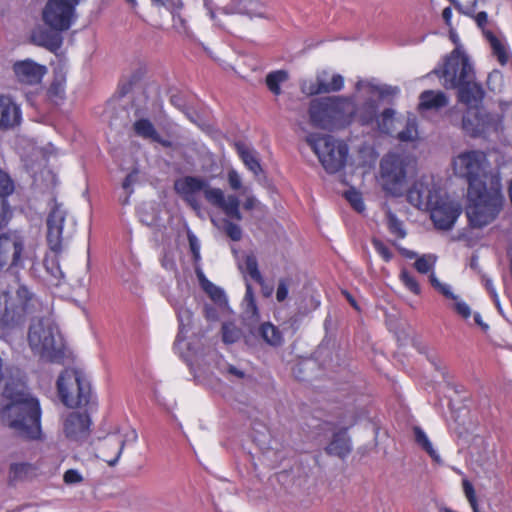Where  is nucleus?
Listing matches in <instances>:
<instances>
[{"instance_id": "36", "label": "nucleus", "mask_w": 512, "mask_h": 512, "mask_svg": "<svg viewBox=\"0 0 512 512\" xmlns=\"http://www.w3.org/2000/svg\"><path fill=\"white\" fill-rule=\"evenodd\" d=\"M14 191V184L11 183L10 191H0V229L6 226L12 217V210L8 203L7 196Z\"/></svg>"}, {"instance_id": "32", "label": "nucleus", "mask_w": 512, "mask_h": 512, "mask_svg": "<svg viewBox=\"0 0 512 512\" xmlns=\"http://www.w3.org/2000/svg\"><path fill=\"white\" fill-rule=\"evenodd\" d=\"M66 78L62 73H55L54 79L48 88V97L54 101L62 100L65 96Z\"/></svg>"}, {"instance_id": "51", "label": "nucleus", "mask_w": 512, "mask_h": 512, "mask_svg": "<svg viewBox=\"0 0 512 512\" xmlns=\"http://www.w3.org/2000/svg\"><path fill=\"white\" fill-rule=\"evenodd\" d=\"M371 242L375 251L383 258L385 262L391 261L393 254L381 240L373 238Z\"/></svg>"}, {"instance_id": "14", "label": "nucleus", "mask_w": 512, "mask_h": 512, "mask_svg": "<svg viewBox=\"0 0 512 512\" xmlns=\"http://www.w3.org/2000/svg\"><path fill=\"white\" fill-rule=\"evenodd\" d=\"M498 124V117L487 113L483 108L467 109L462 119V129L472 137L497 130Z\"/></svg>"}, {"instance_id": "23", "label": "nucleus", "mask_w": 512, "mask_h": 512, "mask_svg": "<svg viewBox=\"0 0 512 512\" xmlns=\"http://www.w3.org/2000/svg\"><path fill=\"white\" fill-rule=\"evenodd\" d=\"M37 475V467L29 462L11 463L8 470V482L10 485H17L30 481Z\"/></svg>"}, {"instance_id": "38", "label": "nucleus", "mask_w": 512, "mask_h": 512, "mask_svg": "<svg viewBox=\"0 0 512 512\" xmlns=\"http://www.w3.org/2000/svg\"><path fill=\"white\" fill-rule=\"evenodd\" d=\"M437 262V256L434 254H423L418 257L414 263V268L421 274H427L432 271Z\"/></svg>"}, {"instance_id": "4", "label": "nucleus", "mask_w": 512, "mask_h": 512, "mask_svg": "<svg viewBox=\"0 0 512 512\" xmlns=\"http://www.w3.org/2000/svg\"><path fill=\"white\" fill-rule=\"evenodd\" d=\"M174 189L188 203H192V195L199 191H203L207 202L212 206L221 209L227 217L237 221H241L243 219L240 211L239 198L234 194L226 196L222 189L211 187L204 178L185 176L175 181Z\"/></svg>"}, {"instance_id": "2", "label": "nucleus", "mask_w": 512, "mask_h": 512, "mask_svg": "<svg viewBox=\"0 0 512 512\" xmlns=\"http://www.w3.org/2000/svg\"><path fill=\"white\" fill-rule=\"evenodd\" d=\"M0 393L10 400L0 409V421L18 436L38 439L41 435V409L39 401L26 392L19 377L0 375Z\"/></svg>"}, {"instance_id": "44", "label": "nucleus", "mask_w": 512, "mask_h": 512, "mask_svg": "<svg viewBox=\"0 0 512 512\" xmlns=\"http://www.w3.org/2000/svg\"><path fill=\"white\" fill-rule=\"evenodd\" d=\"M417 135L418 131L416 122L415 120L409 119L405 128L398 133L397 138L402 142H409L415 140Z\"/></svg>"}, {"instance_id": "45", "label": "nucleus", "mask_w": 512, "mask_h": 512, "mask_svg": "<svg viewBox=\"0 0 512 512\" xmlns=\"http://www.w3.org/2000/svg\"><path fill=\"white\" fill-rule=\"evenodd\" d=\"M395 115V111L391 108L385 109L380 115V119H376L378 121L379 129L386 134L391 133V124L393 122V118Z\"/></svg>"}, {"instance_id": "29", "label": "nucleus", "mask_w": 512, "mask_h": 512, "mask_svg": "<svg viewBox=\"0 0 512 512\" xmlns=\"http://www.w3.org/2000/svg\"><path fill=\"white\" fill-rule=\"evenodd\" d=\"M240 13L248 16L249 18H271L267 5L263 0H246L240 10Z\"/></svg>"}, {"instance_id": "64", "label": "nucleus", "mask_w": 512, "mask_h": 512, "mask_svg": "<svg viewBox=\"0 0 512 512\" xmlns=\"http://www.w3.org/2000/svg\"><path fill=\"white\" fill-rule=\"evenodd\" d=\"M227 373L240 379L244 378L245 376V373L243 371L239 370L237 367L233 365H229L227 367Z\"/></svg>"}, {"instance_id": "34", "label": "nucleus", "mask_w": 512, "mask_h": 512, "mask_svg": "<svg viewBox=\"0 0 512 512\" xmlns=\"http://www.w3.org/2000/svg\"><path fill=\"white\" fill-rule=\"evenodd\" d=\"M288 79V73L284 70H277L267 74L265 82L271 93L278 96L281 94V84Z\"/></svg>"}, {"instance_id": "62", "label": "nucleus", "mask_w": 512, "mask_h": 512, "mask_svg": "<svg viewBox=\"0 0 512 512\" xmlns=\"http://www.w3.org/2000/svg\"><path fill=\"white\" fill-rule=\"evenodd\" d=\"M257 204V199L253 195H248L243 203L245 210H252Z\"/></svg>"}, {"instance_id": "41", "label": "nucleus", "mask_w": 512, "mask_h": 512, "mask_svg": "<svg viewBox=\"0 0 512 512\" xmlns=\"http://www.w3.org/2000/svg\"><path fill=\"white\" fill-rule=\"evenodd\" d=\"M399 278L403 285L412 293L418 295L421 292L420 285L416 278L406 269H402Z\"/></svg>"}, {"instance_id": "28", "label": "nucleus", "mask_w": 512, "mask_h": 512, "mask_svg": "<svg viewBox=\"0 0 512 512\" xmlns=\"http://www.w3.org/2000/svg\"><path fill=\"white\" fill-rule=\"evenodd\" d=\"M377 111L378 105L373 99L366 100L358 108L355 107V103L353 102V113L351 114V118L353 115H357L362 125H368L377 119Z\"/></svg>"}, {"instance_id": "47", "label": "nucleus", "mask_w": 512, "mask_h": 512, "mask_svg": "<svg viewBox=\"0 0 512 512\" xmlns=\"http://www.w3.org/2000/svg\"><path fill=\"white\" fill-rule=\"evenodd\" d=\"M245 286H246V292H245L244 300L247 305L246 312L251 314V316H253V317H257L258 316V308L256 305L252 286L249 282H246Z\"/></svg>"}, {"instance_id": "19", "label": "nucleus", "mask_w": 512, "mask_h": 512, "mask_svg": "<svg viewBox=\"0 0 512 512\" xmlns=\"http://www.w3.org/2000/svg\"><path fill=\"white\" fill-rule=\"evenodd\" d=\"M458 90V101L467 106V109H480L485 92L475 76L471 79L465 80L462 84L456 87Z\"/></svg>"}, {"instance_id": "42", "label": "nucleus", "mask_w": 512, "mask_h": 512, "mask_svg": "<svg viewBox=\"0 0 512 512\" xmlns=\"http://www.w3.org/2000/svg\"><path fill=\"white\" fill-rule=\"evenodd\" d=\"M246 273L255 281H262V275L258 269V262L254 255L250 254L244 260Z\"/></svg>"}, {"instance_id": "30", "label": "nucleus", "mask_w": 512, "mask_h": 512, "mask_svg": "<svg viewBox=\"0 0 512 512\" xmlns=\"http://www.w3.org/2000/svg\"><path fill=\"white\" fill-rule=\"evenodd\" d=\"M260 337L270 346L278 347L283 344L281 331L272 323H262L258 329Z\"/></svg>"}, {"instance_id": "58", "label": "nucleus", "mask_w": 512, "mask_h": 512, "mask_svg": "<svg viewBox=\"0 0 512 512\" xmlns=\"http://www.w3.org/2000/svg\"><path fill=\"white\" fill-rule=\"evenodd\" d=\"M13 181L4 171L0 169V191H10Z\"/></svg>"}, {"instance_id": "3", "label": "nucleus", "mask_w": 512, "mask_h": 512, "mask_svg": "<svg viewBox=\"0 0 512 512\" xmlns=\"http://www.w3.org/2000/svg\"><path fill=\"white\" fill-rule=\"evenodd\" d=\"M42 302L25 285H20L15 292H0V328L13 330L21 327L27 318L40 312Z\"/></svg>"}, {"instance_id": "43", "label": "nucleus", "mask_w": 512, "mask_h": 512, "mask_svg": "<svg viewBox=\"0 0 512 512\" xmlns=\"http://www.w3.org/2000/svg\"><path fill=\"white\" fill-rule=\"evenodd\" d=\"M429 280L433 288H435L438 292H440L443 296L448 299H456L457 295L452 292L451 286L446 283H441L439 279L436 277L435 273H431L429 275Z\"/></svg>"}, {"instance_id": "33", "label": "nucleus", "mask_w": 512, "mask_h": 512, "mask_svg": "<svg viewBox=\"0 0 512 512\" xmlns=\"http://www.w3.org/2000/svg\"><path fill=\"white\" fill-rule=\"evenodd\" d=\"M484 36L490 43L493 54L497 57L498 61L504 65L508 62L509 55L502 42L493 34L492 31H484Z\"/></svg>"}, {"instance_id": "60", "label": "nucleus", "mask_w": 512, "mask_h": 512, "mask_svg": "<svg viewBox=\"0 0 512 512\" xmlns=\"http://www.w3.org/2000/svg\"><path fill=\"white\" fill-rule=\"evenodd\" d=\"M482 283H483L484 287L486 288L487 292L490 294L491 298H496V295H498V294L496 292V289L494 287L492 280L489 277H487L486 275H482Z\"/></svg>"}, {"instance_id": "39", "label": "nucleus", "mask_w": 512, "mask_h": 512, "mask_svg": "<svg viewBox=\"0 0 512 512\" xmlns=\"http://www.w3.org/2000/svg\"><path fill=\"white\" fill-rule=\"evenodd\" d=\"M387 226L391 234L399 239L406 237V231L403 228L402 222L392 212L387 213Z\"/></svg>"}, {"instance_id": "9", "label": "nucleus", "mask_w": 512, "mask_h": 512, "mask_svg": "<svg viewBox=\"0 0 512 512\" xmlns=\"http://www.w3.org/2000/svg\"><path fill=\"white\" fill-rule=\"evenodd\" d=\"M58 395L62 403L70 408L86 407L92 402L89 381L76 370H65L57 380Z\"/></svg>"}, {"instance_id": "22", "label": "nucleus", "mask_w": 512, "mask_h": 512, "mask_svg": "<svg viewBox=\"0 0 512 512\" xmlns=\"http://www.w3.org/2000/svg\"><path fill=\"white\" fill-rule=\"evenodd\" d=\"M125 440L119 436H111L99 448L100 458L109 466H115L123 452Z\"/></svg>"}, {"instance_id": "63", "label": "nucleus", "mask_w": 512, "mask_h": 512, "mask_svg": "<svg viewBox=\"0 0 512 512\" xmlns=\"http://www.w3.org/2000/svg\"><path fill=\"white\" fill-rule=\"evenodd\" d=\"M398 251L400 252V254L402 256H404L405 258L407 259H414V258H418L417 257V253L412 251V250H409V249H406L404 247H401V246H398L397 247Z\"/></svg>"}, {"instance_id": "49", "label": "nucleus", "mask_w": 512, "mask_h": 512, "mask_svg": "<svg viewBox=\"0 0 512 512\" xmlns=\"http://www.w3.org/2000/svg\"><path fill=\"white\" fill-rule=\"evenodd\" d=\"M192 312L189 309L182 308L178 311V320H179V334L177 335V340L180 339V334H182L186 327H189L192 321Z\"/></svg>"}, {"instance_id": "40", "label": "nucleus", "mask_w": 512, "mask_h": 512, "mask_svg": "<svg viewBox=\"0 0 512 512\" xmlns=\"http://www.w3.org/2000/svg\"><path fill=\"white\" fill-rule=\"evenodd\" d=\"M294 285V280L290 276L281 277L278 280L277 290H276V300L279 303L284 302L289 293V289Z\"/></svg>"}, {"instance_id": "27", "label": "nucleus", "mask_w": 512, "mask_h": 512, "mask_svg": "<svg viewBox=\"0 0 512 512\" xmlns=\"http://www.w3.org/2000/svg\"><path fill=\"white\" fill-rule=\"evenodd\" d=\"M235 149L247 169L255 176H258L262 172V167L256 156V152L243 142L235 143Z\"/></svg>"}, {"instance_id": "48", "label": "nucleus", "mask_w": 512, "mask_h": 512, "mask_svg": "<svg viewBox=\"0 0 512 512\" xmlns=\"http://www.w3.org/2000/svg\"><path fill=\"white\" fill-rule=\"evenodd\" d=\"M227 181L233 191H242L243 194L247 192V188L243 187L240 174L235 169H230L227 172Z\"/></svg>"}, {"instance_id": "13", "label": "nucleus", "mask_w": 512, "mask_h": 512, "mask_svg": "<svg viewBox=\"0 0 512 512\" xmlns=\"http://www.w3.org/2000/svg\"><path fill=\"white\" fill-rule=\"evenodd\" d=\"M80 0H49L43 9V21L52 30H68L76 19L75 8Z\"/></svg>"}, {"instance_id": "1", "label": "nucleus", "mask_w": 512, "mask_h": 512, "mask_svg": "<svg viewBox=\"0 0 512 512\" xmlns=\"http://www.w3.org/2000/svg\"><path fill=\"white\" fill-rule=\"evenodd\" d=\"M488 168L487 155L481 150L463 151L453 160L454 173L468 182L466 215L474 228L493 222L504 203L501 179Z\"/></svg>"}, {"instance_id": "21", "label": "nucleus", "mask_w": 512, "mask_h": 512, "mask_svg": "<svg viewBox=\"0 0 512 512\" xmlns=\"http://www.w3.org/2000/svg\"><path fill=\"white\" fill-rule=\"evenodd\" d=\"M21 111L11 97L0 95V129L13 128L20 123Z\"/></svg>"}, {"instance_id": "53", "label": "nucleus", "mask_w": 512, "mask_h": 512, "mask_svg": "<svg viewBox=\"0 0 512 512\" xmlns=\"http://www.w3.org/2000/svg\"><path fill=\"white\" fill-rule=\"evenodd\" d=\"M173 28L180 34H190L187 21L180 14H173Z\"/></svg>"}, {"instance_id": "17", "label": "nucleus", "mask_w": 512, "mask_h": 512, "mask_svg": "<svg viewBox=\"0 0 512 512\" xmlns=\"http://www.w3.org/2000/svg\"><path fill=\"white\" fill-rule=\"evenodd\" d=\"M63 432L72 441H80L88 437L90 418L87 413L70 412L63 417Z\"/></svg>"}, {"instance_id": "18", "label": "nucleus", "mask_w": 512, "mask_h": 512, "mask_svg": "<svg viewBox=\"0 0 512 512\" xmlns=\"http://www.w3.org/2000/svg\"><path fill=\"white\" fill-rule=\"evenodd\" d=\"M13 72L19 83L32 86L41 83L47 73V67L31 59H26L15 62Z\"/></svg>"}, {"instance_id": "24", "label": "nucleus", "mask_w": 512, "mask_h": 512, "mask_svg": "<svg viewBox=\"0 0 512 512\" xmlns=\"http://www.w3.org/2000/svg\"><path fill=\"white\" fill-rule=\"evenodd\" d=\"M32 40L38 46L44 47L51 52L60 49L63 38L58 31L38 30L32 35Z\"/></svg>"}, {"instance_id": "31", "label": "nucleus", "mask_w": 512, "mask_h": 512, "mask_svg": "<svg viewBox=\"0 0 512 512\" xmlns=\"http://www.w3.org/2000/svg\"><path fill=\"white\" fill-rule=\"evenodd\" d=\"M357 90L365 88L369 94H378L380 98L395 95L399 92L397 87L389 85H377L372 82L359 80L355 85Z\"/></svg>"}, {"instance_id": "37", "label": "nucleus", "mask_w": 512, "mask_h": 512, "mask_svg": "<svg viewBox=\"0 0 512 512\" xmlns=\"http://www.w3.org/2000/svg\"><path fill=\"white\" fill-rule=\"evenodd\" d=\"M135 133L144 139L154 140L158 132L148 119H139L133 124Z\"/></svg>"}, {"instance_id": "46", "label": "nucleus", "mask_w": 512, "mask_h": 512, "mask_svg": "<svg viewBox=\"0 0 512 512\" xmlns=\"http://www.w3.org/2000/svg\"><path fill=\"white\" fill-rule=\"evenodd\" d=\"M345 197L350 205L357 211L358 213H362L365 210V205L363 202V198L360 192L351 189L345 193Z\"/></svg>"}, {"instance_id": "26", "label": "nucleus", "mask_w": 512, "mask_h": 512, "mask_svg": "<svg viewBox=\"0 0 512 512\" xmlns=\"http://www.w3.org/2000/svg\"><path fill=\"white\" fill-rule=\"evenodd\" d=\"M448 104V98L442 91L426 90L419 96V109H440Z\"/></svg>"}, {"instance_id": "8", "label": "nucleus", "mask_w": 512, "mask_h": 512, "mask_svg": "<svg viewBox=\"0 0 512 512\" xmlns=\"http://www.w3.org/2000/svg\"><path fill=\"white\" fill-rule=\"evenodd\" d=\"M306 142L328 173H336L345 166L348 146L344 142L338 141L330 135L318 133L307 135Z\"/></svg>"}, {"instance_id": "56", "label": "nucleus", "mask_w": 512, "mask_h": 512, "mask_svg": "<svg viewBox=\"0 0 512 512\" xmlns=\"http://www.w3.org/2000/svg\"><path fill=\"white\" fill-rule=\"evenodd\" d=\"M64 482L66 484H77L83 480L82 475L74 469H69L64 473Z\"/></svg>"}, {"instance_id": "10", "label": "nucleus", "mask_w": 512, "mask_h": 512, "mask_svg": "<svg viewBox=\"0 0 512 512\" xmlns=\"http://www.w3.org/2000/svg\"><path fill=\"white\" fill-rule=\"evenodd\" d=\"M445 89H456L465 80L475 75L474 67L469 57L459 49H454L444 58L441 65L432 70Z\"/></svg>"}, {"instance_id": "15", "label": "nucleus", "mask_w": 512, "mask_h": 512, "mask_svg": "<svg viewBox=\"0 0 512 512\" xmlns=\"http://www.w3.org/2000/svg\"><path fill=\"white\" fill-rule=\"evenodd\" d=\"M427 210L430 211L435 227L440 230H450L461 214L458 203L441 196Z\"/></svg>"}, {"instance_id": "25", "label": "nucleus", "mask_w": 512, "mask_h": 512, "mask_svg": "<svg viewBox=\"0 0 512 512\" xmlns=\"http://www.w3.org/2000/svg\"><path fill=\"white\" fill-rule=\"evenodd\" d=\"M325 451L328 455L345 458L351 452L350 440L346 433L344 431L334 433Z\"/></svg>"}, {"instance_id": "50", "label": "nucleus", "mask_w": 512, "mask_h": 512, "mask_svg": "<svg viewBox=\"0 0 512 512\" xmlns=\"http://www.w3.org/2000/svg\"><path fill=\"white\" fill-rule=\"evenodd\" d=\"M224 230L227 236L233 241H240L242 238V229L239 225L229 221L224 220Z\"/></svg>"}, {"instance_id": "35", "label": "nucleus", "mask_w": 512, "mask_h": 512, "mask_svg": "<svg viewBox=\"0 0 512 512\" xmlns=\"http://www.w3.org/2000/svg\"><path fill=\"white\" fill-rule=\"evenodd\" d=\"M414 436L416 443L425 450L429 456L436 462H440V456L437 451L433 448L432 443L428 439L426 433L420 427H414Z\"/></svg>"}, {"instance_id": "55", "label": "nucleus", "mask_w": 512, "mask_h": 512, "mask_svg": "<svg viewBox=\"0 0 512 512\" xmlns=\"http://www.w3.org/2000/svg\"><path fill=\"white\" fill-rule=\"evenodd\" d=\"M188 241H189V247L190 251L193 255V260L195 263L199 262L201 259L200 256V243L197 237L194 234L189 233L188 234Z\"/></svg>"}, {"instance_id": "52", "label": "nucleus", "mask_w": 512, "mask_h": 512, "mask_svg": "<svg viewBox=\"0 0 512 512\" xmlns=\"http://www.w3.org/2000/svg\"><path fill=\"white\" fill-rule=\"evenodd\" d=\"M222 338L225 343H234L239 339V331L231 324L222 326Z\"/></svg>"}, {"instance_id": "12", "label": "nucleus", "mask_w": 512, "mask_h": 512, "mask_svg": "<svg viewBox=\"0 0 512 512\" xmlns=\"http://www.w3.org/2000/svg\"><path fill=\"white\" fill-rule=\"evenodd\" d=\"M25 239L16 232L0 235V271L16 272L24 267Z\"/></svg>"}, {"instance_id": "5", "label": "nucleus", "mask_w": 512, "mask_h": 512, "mask_svg": "<svg viewBox=\"0 0 512 512\" xmlns=\"http://www.w3.org/2000/svg\"><path fill=\"white\" fill-rule=\"evenodd\" d=\"M27 338L34 354L48 362L62 363L65 357L64 340L57 325L50 318L33 320Z\"/></svg>"}, {"instance_id": "11", "label": "nucleus", "mask_w": 512, "mask_h": 512, "mask_svg": "<svg viewBox=\"0 0 512 512\" xmlns=\"http://www.w3.org/2000/svg\"><path fill=\"white\" fill-rule=\"evenodd\" d=\"M406 159L395 153L387 154L380 162V182L387 193L399 196L403 193L406 178Z\"/></svg>"}, {"instance_id": "7", "label": "nucleus", "mask_w": 512, "mask_h": 512, "mask_svg": "<svg viewBox=\"0 0 512 512\" xmlns=\"http://www.w3.org/2000/svg\"><path fill=\"white\" fill-rule=\"evenodd\" d=\"M66 211L60 204H55L47 218V242L51 253L44 259V267L57 283L64 277L60 267L59 254L62 251V232Z\"/></svg>"}, {"instance_id": "20", "label": "nucleus", "mask_w": 512, "mask_h": 512, "mask_svg": "<svg viewBox=\"0 0 512 512\" xmlns=\"http://www.w3.org/2000/svg\"><path fill=\"white\" fill-rule=\"evenodd\" d=\"M344 86V78L340 74H330L322 71L317 74L314 83H311L306 92L309 95L338 92Z\"/></svg>"}, {"instance_id": "59", "label": "nucleus", "mask_w": 512, "mask_h": 512, "mask_svg": "<svg viewBox=\"0 0 512 512\" xmlns=\"http://www.w3.org/2000/svg\"><path fill=\"white\" fill-rule=\"evenodd\" d=\"M477 25L479 28L482 29V31H489L488 29H486V25L488 24V15L486 12L484 11H481L479 13H477L474 17Z\"/></svg>"}, {"instance_id": "61", "label": "nucleus", "mask_w": 512, "mask_h": 512, "mask_svg": "<svg viewBox=\"0 0 512 512\" xmlns=\"http://www.w3.org/2000/svg\"><path fill=\"white\" fill-rule=\"evenodd\" d=\"M256 282L261 287V293H262L263 297L269 298V297L272 296L274 288H273L272 285L267 284L263 277H262V281L259 280V281H256Z\"/></svg>"}, {"instance_id": "6", "label": "nucleus", "mask_w": 512, "mask_h": 512, "mask_svg": "<svg viewBox=\"0 0 512 512\" xmlns=\"http://www.w3.org/2000/svg\"><path fill=\"white\" fill-rule=\"evenodd\" d=\"M309 119L312 126L324 130L343 127L351 121L353 98L325 97L314 99L309 106Z\"/></svg>"}, {"instance_id": "16", "label": "nucleus", "mask_w": 512, "mask_h": 512, "mask_svg": "<svg viewBox=\"0 0 512 512\" xmlns=\"http://www.w3.org/2000/svg\"><path fill=\"white\" fill-rule=\"evenodd\" d=\"M440 197L439 191L432 182L418 180L408 190L407 199L418 209L427 210Z\"/></svg>"}, {"instance_id": "54", "label": "nucleus", "mask_w": 512, "mask_h": 512, "mask_svg": "<svg viewBox=\"0 0 512 512\" xmlns=\"http://www.w3.org/2000/svg\"><path fill=\"white\" fill-rule=\"evenodd\" d=\"M454 301V310L457 314H459L464 319H467L471 315V309L469 305L461 300L459 296L456 299H452Z\"/></svg>"}, {"instance_id": "57", "label": "nucleus", "mask_w": 512, "mask_h": 512, "mask_svg": "<svg viewBox=\"0 0 512 512\" xmlns=\"http://www.w3.org/2000/svg\"><path fill=\"white\" fill-rule=\"evenodd\" d=\"M462 485H463V491H464V494H465L467 500L473 501L474 499H476L475 490H474V487L471 484V482L468 481L467 479H464L462 482Z\"/></svg>"}]
</instances>
